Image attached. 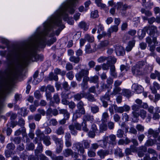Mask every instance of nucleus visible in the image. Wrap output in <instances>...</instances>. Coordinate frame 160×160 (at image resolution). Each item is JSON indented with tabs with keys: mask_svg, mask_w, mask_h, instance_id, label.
Wrapping results in <instances>:
<instances>
[{
	"mask_svg": "<svg viewBox=\"0 0 160 160\" xmlns=\"http://www.w3.org/2000/svg\"><path fill=\"white\" fill-rule=\"evenodd\" d=\"M114 154L120 157H122L123 156V154L122 152V150L119 148H117L115 150Z\"/></svg>",
	"mask_w": 160,
	"mask_h": 160,
	"instance_id": "49",
	"label": "nucleus"
},
{
	"mask_svg": "<svg viewBox=\"0 0 160 160\" xmlns=\"http://www.w3.org/2000/svg\"><path fill=\"white\" fill-rule=\"evenodd\" d=\"M69 60L71 62L77 64L80 61V58L78 56L76 57L73 56L70 57Z\"/></svg>",
	"mask_w": 160,
	"mask_h": 160,
	"instance_id": "35",
	"label": "nucleus"
},
{
	"mask_svg": "<svg viewBox=\"0 0 160 160\" xmlns=\"http://www.w3.org/2000/svg\"><path fill=\"white\" fill-rule=\"evenodd\" d=\"M106 137L105 136H104L103 138V139L100 141L101 142H102V144H100V146L101 147L103 148H106L107 146V144L108 143V140L107 139L106 140Z\"/></svg>",
	"mask_w": 160,
	"mask_h": 160,
	"instance_id": "45",
	"label": "nucleus"
},
{
	"mask_svg": "<svg viewBox=\"0 0 160 160\" xmlns=\"http://www.w3.org/2000/svg\"><path fill=\"white\" fill-rule=\"evenodd\" d=\"M132 92L128 89H123L122 90V94L127 98H129L131 96Z\"/></svg>",
	"mask_w": 160,
	"mask_h": 160,
	"instance_id": "25",
	"label": "nucleus"
},
{
	"mask_svg": "<svg viewBox=\"0 0 160 160\" xmlns=\"http://www.w3.org/2000/svg\"><path fill=\"white\" fill-rule=\"evenodd\" d=\"M38 71H36L34 74L33 75V78H34V80L33 81V83L35 84H37L40 81V80H39V81H38L36 80V79L37 77L38 76Z\"/></svg>",
	"mask_w": 160,
	"mask_h": 160,
	"instance_id": "48",
	"label": "nucleus"
},
{
	"mask_svg": "<svg viewBox=\"0 0 160 160\" xmlns=\"http://www.w3.org/2000/svg\"><path fill=\"white\" fill-rule=\"evenodd\" d=\"M141 12L142 13L144 14L147 17H150L152 15V13L150 11L143 8H142L141 9Z\"/></svg>",
	"mask_w": 160,
	"mask_h": 160,
	"instance_id": "41",
	"label": "nucleus"
},
{
	"mask_svg": "<svg viewBox=\"0 0 160 160\" xmlns=\"http://www.w3.org/2000/svg\"><path fill=\"white\" fill-rule=\"evenodd\" d=\"M46 32L43 29L41 30L40 28L39 27L36 33L30 38L28 42V48L22 45L16 46L12 48V53L8 55L7 58L10 60L13 55L18 58H21V61H18L14 68L18 73L19 71L21 72L22 67L26 66L31 61L34 62L43 60V56L37 54L35 50L38 48H43L45 47L46 36H49V35L46 34Z\"/></svg>",
	"mask_w": 160,
	"mask_h": 160,
	"instance_id": "1",
	"label": "nucleus"
},
{
	"mask_svg": "<svg viewBox=\"0 0 160 160\" xmlns=\"http://www.w3.org/2000/svg\"><path fill=\"white\" fill-rule=\"evenodd\" d=\"M85 95V92L84 91L80 93H78L73 96L74 100L77 101H80L82 98H84Z\"/></svg>",
	"mask_w": 160,
	"mask_h": 160,
	"instance_id": "21",
	"label": "nucleus"
},
{
	"mask_svg": "<svg viewBox=\"0 0 160 160\" xmlns=\"http://www.w3.org/2000/svg\"><path fill=\"white\" fill-rule=\"evenodd\" d=\"M109 44V42L107 40H105L102 42L98 45V48L100 49H102L104 48L107 47Z\"/></svg>",
	"mask_w": 160,
	"mask_h": 160,
	"instance_id": "40",
	"label": "nucleus"
},
{
	"mask_svg": "<svg viewBox=\"0 0 160 160\" xmlns=\"http://www.w3.org/2000/svg\"><path fill=\"white\" fill-rule=\"evenodd\" d=\"M84 98L87 99L88 101L91 102H95L96 101V99L95 98L94 96L89 93H87L85 92Z\"/></svg>",
	"mask_w": 160,
	"mask_h": 160,
	"instance_id": "26",
	"label": "nucleus"
},
{
	"mask_svg": "<svg viewBox=\"0 0 160 160\" xmlns=\"http://www.w3.org/2000/svg\"><path fill=\"white\" fill-rule=\"evenodd\" d=\"M100 132H102L104 131H106L107 129V126L106 124L104 123H102L100 126Z\"/></svg>",
	"mask_w": 160,
	"mask_h": 160,
	"instance_id": "50",
	"label": "nucleus"
},
{
	"mask_svg": "<svg viewBox=\"0 0 160 160\" xmlns=\"http://www.w3.org/2000/svg\"><path fill=\"white\" fill-rule=\"evenodd\" d=\"M64 155L66 157H68L71 155L73 153L72 151L70 149L67 148L63 151Z\"/></svg>",
	"mask_w": 160,
	"mask_h": 160,
	"instance_id": "42",
	"label": "nucleus"
},
{
	"mask_svg": "<svg viewBox=\"0 0 160 160\" xmlns=\"http://www.w3.org/2000/svg\"><path fill=\"white\" fill-rule=\"evenodd\" d=\"M121 88L120 87H114L112 92L111 93V95H116L119 93L121 91Z\"/></svg>",
	"mask_w": 160,
	"mask_h": 160,
	"instance_id": "38",
	"label": "nucleus"
},
{
	"mask_svg": "<svg viewBox=\"0 0 160 160\" xmlns=\"http://www.w3.org/2000/svg\"><path fill=\"white\" fill-rule=\"evenodd\" d=\"M35 146L34 144L32 142L27 144L26 148L28 150H32L34 149Z\"/></svg>",
	"mask_w": 160,
	"mask_h": 160,
	"instance_id": "62",
	"label": "nucleus"
},
{
	"mask_svg": "<svg viewBox=\"0 0 160 160\" xmlns=\"http://www.w3.org/2000/svg\"><path fill=\"white\" fill-rule=\"evenodd\" d=\"M116 54L118 56H123L125 54V51L123 48L120 46H116L115 49Z\"/></svg>",
	"mask_w": 160,
	"mask_h": 160,
	"instance_id": "17",
	"label": "nucleus"
},
{
	"mask_svg": "<svg viewBox=\"0 0 160 160\" xmlns=\"http://www.w3.org/2000/svg\"><path fill=\"white\" fill-rule=\"evenodd\" d=\"M147 112L143 109H141L139 112V115L142 119H144L146 117Z\"/></svg>",
	"mask_w": 160,
	"mask_h": 160,
	"instance_id": "47",
	"label": "nucleus"
},
{
	"mask_svg": "<svg viewBox=\"0 0 160 160\" xmlns=\"http://www.w3.org/2000/svg\"><path fill=\"white\" fill-rule=\"evenodd\" d=\"M110 73L111 75L114 78H116L117 77L115 66L113 65H111L110 66Z\"/></svg>",
	"mask_w": 160,
	"mask_h": 160,
	"instance_id": "31",
	"label": "nucleus"
},
{
	"mask_svg": "<svg viewBox=\"0 0 160 160\" xmlns=\"http://www.w3.org/2000/svg\"><path fill=\"white\" fill-rule=\"evenodd\" d=\"M79 27L82 28L83 29L85 30H87L88 28L86 23L83 22H80L79 25Z\"/></svg>",
	"mask_w": 160,
	"mask_h": 160,
	"instance_id": "57",
	"label": "nucleus"
},
{
	"mask_svg": "<svg viewBox=\"0 0 160 160\" xmlns=\"http://www.w3.org/2000/svg\"><path fill=\"white\" fill-rule=\"evenodd\" d=\"M84 103L82 101H79L77 104V107L78 109L77 110L80 111L82 113H85V111L84 107Z\"/></svg>",
	"mask_w": 160,
	"mask_h": 160,
	"instance_id": "20",
	"label": "nucleus"
},
{
	"mask_svg": "<svg viewBox=\"0 0 160 160\" xmlns=\"http://www.w3.org/2000/svg\"><path fill=\"white\" fill-rule=\"evenodd\" d=\"M146 42L148 44V46L149 47V50L151 52L150 55L154 56L155 53L154 51L156 48V46H158V42L154 37L152 41L151 38L149 37H147L146 38Z\"/></svg>",
	"mask_w": 160,
	"mask_h": 160,
	"instance_id": "5",
	"label": "nucleus"
},
{
	"mask_svg": "<svg viewBox=\"0 0 160 160\" xmlns=\"http://www.w3.org/2000/svg\"><path fill=\"white\" fill-rule=\"evenodd\" d=\"M143 30L145 32H148V30H149V34L152 36V41L153 40L154 38L155 37L157 40V37L159 36V32L158 31L156 27L153 25L151 26H146L143 28Z\"/></svg>",
	"mask_w": 160,
	"mask_h": 160,
	"instance_id": "6",
	"label": "nucleus"
},
{
	"mask_svg": "<svg viewBox=\"0 0 160 160\" xmlns=\"http://www.w3.org/2000/svg\"><path fill=\"white\" fill-rule=\"evenodd\" d=\"M84 80L86 81V83L85 84V88H88L86 87L88 84V81L90 83H98L99 82V77L97 75H95L93 76H91L90 77H88L84 78Z\"/></svg>",
	"mask_w": 160,
	"mask_h": 160,
	"instance_id": "8",
	"label": "nucleus"
},
{
	"mask_svg": "<svg viewBox=\"0 0 160 160\" xmlns=\"http://www.w3.org/2000/svg\"><path fill=\"white\" fill-rule=\"evenodd\" d=\"M85 113H82L80 111L76 110L73 114V117L76 119L80 117L82 115L84 114Z\"/></svg>",
	"mask_w": 160,
	"mask_h": 160,
	"instance_id": "46",
	"label": "nucleus"
},
{
	"mask_svg": "<svg viewBox=\"0 0 160 160\" xmlns=\"http://www.w3.org/2000/svg\"><path fill=\"white\" fill-rule=\"evenodd\" d=\"M16 46H22L21 44H16L12 46L9 50L8 52L7 53L6 51H0V55L3 57L6 56L7 60L11 61L14 58L16 59V61L10 64L8 66L7 69L0 76V87L2 90V95H5L6 92H9L10 87L12 85L14 82L17 80L21 74V72L18 73L14 70V68L18 61H21V58H18L14 55H12V59L10 60L7 58V56L9 54L12 53V48Z\"/></svg>",
	"mask_w": 160,
	"mask_h": 160,
	"instance_id": "3",
	"label": "nucleus"
},
{
	"mask_svg": "<svg viewBox=\"0 0 160 160\" xmlns=\"http://www.w3.org/2000/svg\"><path fill=\"white\" fill-rule=\"evenodd\" d=\"M130 109V108L129 106L127 105H125L123 107H117L115 110L118 112L122 113L124 111L128 112Z\"/></svg>",
	"mask_w": 160,
	"mask_h": 160,
	"instance_id": "16",
	"label": "nucleus"
},
{
	"mask_svg": "<svg viewBox=\"0 0 160 160\" xmlns=\"http://www.w3.org/2000/svg\"><path fill=\"white\" fill-rule=\"evenodd\" d=\"M132 72L133 75L135 76L143 75V73L142 71L135 65L132 67Z\"/></svg>",
	"mask_w": 160,
	"mask_h": 160,
	"instance_id": "15",
	"label": "nucleus"
},
{
	"mask_svg": "<svg viewBox=\"0 0 160 160\" xmlns=\"http://www.w3.org/2000/svg\"><path fill=\"white\" fill-rule=\"evenodd\" d=\"M78 2V0H66L63 2L54 14L43 23V30L46 32L45 34H49V37L59 35L65 28L62 23V17L69 24H73L74 21L72 18L68 17L67 12L73 14L76 10L75 4Z\"/></svg>",
	"mask_w": 160,
	"mask_h": 160,
	"instance_id": "2",
	"label": "nucleus"
},
{
	"mask_svg": "<svg viewBox=\"0 0 160 160\" xmlns=\"http://www.w3.org/2000/svg\"><path fill=\"white\" fill-rule=\"evenodd\" d=\"M153 69V67L152 66L148 64L146 65L143 71L142 72L143 73V75L147 73H150Z\"/></svg>",
	"mask_w": 160,
	"mask_h": 160,
	"instance_id": "29",
	"label": "nucleus"
},
{
	"mask_svg": "<svg viewBox=\"0 0 160 160\" xmlns=\"http://www.w3.org/2000/svg\"><path fill=\"white\" fill-rule=\"evenodd\" d=\"M90 110L92 113L96 114L99 112V108L98 106L94 105L90 107Z\"/></svg>",
	"mask_w": 160,
	"mask_h": 160,
	"instance_id": "39",
	"label": "nucleus"
},
{
	"mask_svg": "<svg viewBox=\"0 0 160 160\" xmlns=\"http://www.w3.org/2000/svg\"><path fill=\"white\" fill-rule=\"evenodd\" d=\"M43 147L42 143L41 142L38 143L37 149L35 150V154H38L39 153H41L43 151Z\"/></svg>",
	"mask_w": 160,
	"mask_h": 160,
	"instance_id": "36",
	"label": "nucleus"
},
{
	"mask_svg": "<svg viewBox=\"0 0 160 160\" xmlns=\"http://www.w3.org/2000/svg\"><path fill=\"white\" fill-rule=\"evenodd\" d=\"M145 62L144 61H140L137 62L135 66L138 68L140 70L145 65Z\"/></svg>",
	"mask_w": 160,
	"mask_h": 160,
	"instance_id": "55",
	"label": "nucleus"
},
{
	"mask_svg": "<svg viewBox=\"0 0 160 160\" xmlns=\"http://www.w3.org/2000/svg\"><path fill=\"white\" fill-rule=\"evenodd\" d=\"M156 139L151 138L148 139L145 143V145L147 147L152 146L156 144Z\"/></svg>",
	"mask_w": 160,
	"mask_h": 160,
	"instance_id": "27",
	"label": "nucleus"
},
{
	"mask_svg": "<svg viewBox=\"0 0 160 160\" xmlns=\"http://www.w3.org/2000/svg\"><path fill=\"white\" fill-rule=\"evenodd\" d=\"M12 85H11L10 86V91L9 92H6V93H5V95L4 96V95H2V90L1 88L0 87V99H4L6 97H7V95L10 92H11V87ZM2 105V102H0V108H1V107Z\"/></svg>",
	"mask_w": 160,
	"mask_h": 160,
	"instance_id": "37",
	"label": "nucleus"
},
{
	"mask_svg": "<svg viewBox=\"0 0 160 160\" xmlns=\"http://www.w3.org/2000/svg\"><path fill=\"white\" fill-rule=\"evenodd\" d=\"M150 77L152 79H155L157 77L158 80L160 81V72L155 70L154 72L151 73Z\"/></svg>",
	"mask_w": 160,
	"mask_h": 160,
	"instance_id": "30",
	"label": "nucleus"
},
{
	"mask_svg": "<svg viewBox=\"0 0 160 160\" xmlns=\"http://www.w3.org/2000/svg\"><path fill=\"white\" fill-rule=\"evenodd\" d=\"M56 133L58 135H63L64 133V128L62 126L59 127L56 130Z\"/></svg>",
	"mask_w": 160,
	"mask_h": 160,
	"instance_id": "43",
	"label": "nucleus"
},
{
	"mask_svg": "<svg viewBox=\"0 0 160 160\" xmlns=\"http://www.w3.org/2000/svg\"><path fill=\"white\" fill-rule=\"evenodd\" d=\"M11 141L12 140L14 142L15 144H19L21 141V138L19 137H16L13 138H11Z\"/></svg>",
	"mask_w": 160,
	"mask_h": 160,
	"instance_id": "58",
	"label": "nucleus"
},
{
	"mask_svg": "<svg viewBox=\"0 0 160 160\" xmlns=\"http://www.w3.org/2000/svg\"><path fill=\"white\" fill-rule=\"evenodd\" d=\"M132 89L134 90V92L137 93H140L143 90V87L137 83H134L132 86Z\"/></svg>",
	"mask_w": 160,
	"mask_h": 160,
	"instance_id": "13",
	"label": "nucleus"
},
{
	"mask_svg": "<svg viewBox=\"0 0 160 160\" xmlns=\"http://www.w3.org/2000/svg\"><path fill=\"white\" fill-rule=\"evenodd\" d=\"M73 147L75 148V150L79 152L81 154H83L85 152V150L82 144L80 142H76L73 144Z\"/></svg>",
	"mask_w": 160,
	"mask_h": 160,
	"instance_id": "14",
	"label": "nucleus"
},
{
	"mask_svg": "<svg viewBox=\"0 0 160 160\" xmlns=\"http://www.w3.org/2000/svg\"><path fill=\"white\" fill-rule=\"evenodd\" d=\"M89 74L88 70V69H82L75 74L76 80L78 81H81L83 78L82 82L81 84L82 88L84 89L85 88V84L86 81L84 80V78L88 77Z\"/></svg>",
	"mask_w": 160,
	"mask_h": 160,
	"instance_id": "4",
	"label": "nucleus"
},
{
	"mask_svg": "<svg viewBox=\"0 0 160 160\" xmlns=\"http://www.w3.org/2000/svg\"><path fill=\"white\" fill-rule=\"evenodd\" d=\"M83 122L82 124V126H83V124L85 125L87 121H92L94 120L93 116L92 115L87 114L83 116Z\"/></svg>",
	"mask_w": 160,
	"mask_h": 160,
	"instance_id": "18",
	"label": "nucleus"
},
{
	"mask_svg": "<svg viewBox=\"0 0 160 160\" xmlns=\"http://www.w3.org/2000/svg\"><path fill=\"white\" fill-rule=\"evenodd\" d=\"M65 144L67 148L71 147L72 145L71 135L69 132H67L65 135Z\"/></svg>",
	"mask_w": 160,
	"mask_h": 160,
	"instance_id": "10",
	"label": "nucleus"
},
{
	"mask_svg": "<svg viewBox=\"0 0 160 160\" xmlns=\"http://www.w3.org/2000/svg\"><path fill=\"white\" fill-rule=\"evenodd\" d=\"M136 128L138 131L142 132L144 131V127L141 124H138L136 126Z\"/></svg>",
	"mask_w": 160,
	"mask_h": 160,
	"instance_id": "61",
	"label": "nucleus"
},
{
	"mask_svg": "<svg viewBox=\"0 0 160 160\" xmlns=\"http://www.w3.org/2000/svg\"><path fill=\"white\" fill-rule=\"evenodd\" d=\"M68 128L72 134L75 136L77 134V130H81L82 125L79 123L76 122L70 125Z\"/></svg>",
	"mask_w": 160,
	"mask_h": 160,
	"instance_id": "7",
	"label": "nucleus"
},
{
	"mask_svg": "<svg viewBox=\"0 0 160 160\" xmlns=\"http://www.w3.org/2000/svg\"><path fill=\"white\" fill-rule=\"evenodd\" d=\"M59 113L63 114L64 117V118H66V119H68L69 118L70 113L68 112L67 110L65 109H60L59 110Z\"/></svg>",
	"mask_w": 160,
	"mask_h": 160,
	"instance_id": "34",
	"label": "nucleus"
},
{
	"mask_svg": "<svg viewBox=\"0 0 160 160\" xmlns=\"http://www.w3.org/2000/svg\"><path fill=\"white\" fill-rule=\"evenodd\" d=\"M53 140L54 141L57 145L63 144V141L61 139L58 138L56 135H53L51 136Z\"/></svg>",
	"mask_w": 160,
	"mask_h": 160,
	"instance_id": "23",
	"label": "nucleus"
},
{
	"mask_svg": "<svg viewBox=\"0 0 160 160\" xmlns=\"http://www.w3.org/2000/svg\"><path fill=\"white\" fill-rule=\"evenodd\" d=\"M160 132V128H158V130H154L152 128H149L148 131V136H149V138H150L152 135L154 138H157Z\"/></svg>",
	"mask_w": 160,
	"mask_h": 160,
	"instance_id": "11",
	"label": "nucleus"
},
{
	"mask_svg": "<svg viewBox=\"0 0 160 160\" xmlns=\"http://www.w3.org/2000/svg\"><path fill=\"white\" fill-rule=\"evenodd\" d=\"M148 152L149 154H152L153 156L156 155L158 156V154L157 151L153 148H149L148 149Z\"/></svg>",
	"mask_w": 160,
	"mask_h": 160,
	"instance_id": "52",
	"label": "nucleus"
},
{
	"mask_svg": "<svg viewBox=\"0 0 160 160\" xmlns=\"http://www.w3.org/2000/svg\"><path fill=\"white\" fill-rule=\"evenodd\" d=\"M118 30V27L117 25H113L111 26L108 28V32L107 35L108 37H111V33L113 32H116Z\"/></svg>",
	"mask_w": 160,
	"mask_h": 160,
	"instance_id": "19",
	"label": "nucleus"
},
{
	"mask_svg": "<svg viewBox=\"0 0 160 160\" xmlns=\"http://www.w3.org/2000/svg\"><path fill=\"white\" fill-rule=\"evenodd\" d=\"M84 38L89 42H92L94 41V37L88 34L85 35Z\"/></svg>",
	"mask_w": 160,
	"mask_h": 160,
	"instance_id": "44",
	"label": "nucleus"
},
{
	"mask_svg": "<svg viewBox=\"0 0 160 160\" xmlns=\"http://www.w3.org/2000/svg\"><path fill=\"white\" fill-rule=\"evenodd\" d=\"M109 117V115L107 112H105L103 113L102 116L101 121L103 122H106L107 121V119Z\"/></svg>",
	"mask_w": 160,
	"mask_h": 160,
	"instance_id": "56",
	"label": "nucleus"
},
{
	"mask_svg": "<svg viewBox=\"0 0 160 160\" xmlns=\"http://www.w3.org/2000/svg\"><path fill=\"white\" fill-rule=\"evenodd\" d=\"M53 101L51 100L49 102V104L50 106H54V103L56 104H59L60 102V99L58 93L54 94L52 98Z\"/></svg>",
	"mask_w": 160,
	"mask_h": 160,
	"instance_id": "12",
	"label": "nucleus"
},
{
	"mask_svg": "<svg viewBox=\"0 0 160 160\" xmlns=\"http://www.w3.org/2000/svg\"><path fill=\"white\" fill-rule=\"evenodd\" d=\"M124 132L123 130L121 129H118L117 133V136L118 138H121L123 137Z\"/></svg>",
	"mask_w": 160,
	"mask_h": 160,
	"instance_id": "54",
	"label": "nucleus"
},
{
	"mask_svg": "<svg viewBox=\"0 0 160 160\" xmlns=\"http://www.w3.org/2000/svg\"><path fill=\"white\" fill-rule=\"evenodd\" d=\"M92 49L91 48L90 44L88 43L85 46V51L87 53H89L92 52Z\"/></svg>",
	"mask_w": 160,
	"mask_h": 160,
	"instance_id": "60",
	"label": "nucleus"
},
{
	"mask_svg": "<svg viewBox=\"0 0 160 160\" xmlns=\"http://www.w3.org/2000/svg\"><path fill=\"white\" fill-rule=\"evenodd\" d=\"M35 134L39 138L40 140H42L46 136L45 135L44 132H42L40 129L39 128L37 129L36 130Z\"/></svg>",
	"mask_w": 160,
	"mask_h": 160,
	"instance_id": "28",
	"label": "nucleus"
},
{
	"mask_svg": "<svg viewBox=\"0 0 160 160\" xmlns=\"http://www.w3.org/2000/svg\"><path fill=\"white\" fill-rule=\"evenodd\" d=\"M110 66L108 62L107 63H104L102 65V69L104 70H108L109 69V67H110Z\"/></svg>",
	"mask_w": 160,
	"mask_h": 160,
	"instance_id": "63",
	"label": "nucleus"
},
{
	"mask_svg": "<svg viewBox=\"0 0 160 160\" xmlns=\"http://www.w3.org/2000/svg\"><path fill=\"white\" fill-rule=\"evenodd\" d=\"M106 140H108V143L112 146H114L117 144L116 137L115 135L111 134L108 136H105Z\"/></svg>",
	"mask_w": 160,
	"mask_h": 160,
	"instance_id": "9",
	"label": "nucleus"
},
{
	"mask_svg": "<svg viewBox=\"0 0 160 160\" xmlns=\"http://www.w3.org/2000/svg\"><path fill=\"white\" fill-rule=\"evenodd\" d=\"M102 0H95V2L97 5L101 8H104L106 6V5L101 2Z\"/></svg>",
	"mask_w": 160,
	"mask_h": 160,
	"instance_id": "51",
	"label": "nucleus"
},
{
	"mask_svg": "<svg viewBox=\"0 0 160 160\" xmlns=\"http://www.w3.org/2000/svg\"><path fill=\"white\" fill-rule=\"evenodd\" d=\"M48 78V79L50 81L54 80L55 81H57L58 79V75L56 74H55L52 72H51L49 74Z\"/></svg>",
	"mask_w": 160,
	"mask_h": 160,
	"instance_id": "24",
	"label": "nucleus"
},
{
	"mask_svg": "<svg viewBox=\"0 0 160 160\" xmlns=\"http://www.w3.org/2000/svg\"><path fill=\"white\" fill-rule=\"evenodd\" d=\"M50 138L49 136H46L42 140H43V143L47 146H48L51 144V142L50 141Z\"/></svg>",
	"mask_w": 160,
	"mask_h": 160,
	"instance_id": "33",
	"label": "nucleus"
},
{
	"mask_svg": "<svg viewBox=\"0 0 160 160\" xmlns=\"http://www.w3.org/2000/svg\"><path fill=\"white\" fill-rule=\"evenodd\" d=\"M62 86L63 88L66 91H68L70 88L68 82L66 81L63 82Z\"/></svg>",
	"mask_w": 160,
	"mask_h": 160,
	"instance_id": "59",
	"label": "nucleus"
},
{
	"mask_svg": "<svg viewBox=\"0 0 160 160\" xmlns=\"http://www.w3.org/2000/svg\"><path fill=\"white\" fill-rule=\"evenodd\" d=\"M82 144L83 145L84 148H88L90 147V142L88 141L84 140L82 142Z\"/></svg>",
	"mask_w": 160,
	"mask_h": 160,
	"instance_id": "64",
	"label": "nucleus"
},
{
	"mask_svg": "<svg viewBox=\"0 0 160 160\" xmlns=\"http://www.w3.org/2000/svg\"><path fill=\"white\" fill-rule=\"evenodd\" d=\"M97 154L101 158L103 159L106 156L109 154V151L108 150H101L97 152Z\"/></svg>",
	"mask_w": 160,
	"mask_h": 160,
	"instance_id": "22",
	"label": "nucleus"
},
{
	"mask_svg": "<svg viewBox=\"0 0 160 160\" xmlns=\"http://www.w3.org/2000/svg\"><path fill=\"white\" fill-rule=\"evenodd\" d=\"M135 43V40H133L129 41L128 42V45L126 48V51L128 52L130 51L134 46Z\"/></svg>",
	"mask_w": 160,
	"mask_h": 160,
	"instance_id": "32",
	"label": "nucleus"
},
{
	"mask_svg": "<svg viewBox=\"0 0 160 160\" xmlns=\"http://www.w3.org/2000/svg\"><path fill=\"white\" fill-rule=\"evenodd\" d=\"M109 91H108L105 94L104 96H102L100 97V98H102L103 100L109 101L110 100V96L109 93Z\"/></svg>",
	"mask_w": 160,
	"mask_h": 160,
	"instance_id": "53",
	"label": "nucleus"
}]
</instances>
